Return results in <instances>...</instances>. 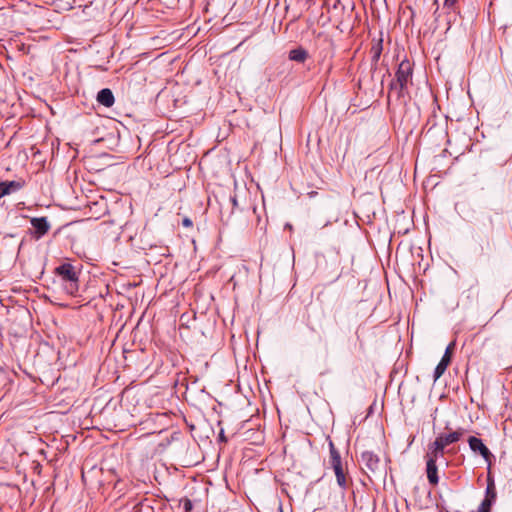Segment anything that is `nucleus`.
Segmentation results:
<instances>
[{"label":"nucleus","instance_id":"nucleus-17","mask_svg":"<svg viewBox=\"0 0 512 512\" xmlns=\"http://www.w3.org/2000/svg\"><path fill=\"white\" fill-rule=\"evenodd\" d=\"M454 346H455V343H454V342L450 343V344L446 347V350H445V352H444V355H443V356H448V358H450V359H451V357H452V351H453V349H454Z\"/></svg>","mask_w":512,"mask_h":512},{"label":"nucleus","instance_id":"nucleus-2","mask_svg":"<svg viewBox=\"0 0 512 512\" xmlns=\"http://www.w3.org/2000/svg\"><path fill=\"white\" fill-rule=\"evenodd\" d=\"M55 274L58 275L64 283V289L70 295H75L79 288V277L75 267L70 263H63L55 268Z\"/></svg>","mask_w":512,"mask_h":512},{"label":"nucleus","instance_id":"nucleus-18","mask_svg":"<svg viewBox=\"0 0 512 512\" xmlns=\"http://www.w3.org/2000/svg\"><path fill=\"white\" fill-rule=\"evenodd\" d=\"M454 346H455V343H454V342L450 343V344L446 347V350H445V352H444V355H443V356H448V358H450V359H451V357H452V351H453V349H454Z\"/></svg>","mask_w":512,"mask_h":512},{"label":"nucleus","instance_id":"nucleus-6","mask_svg":"<svg viewBox=\"0 0 512 512\" xmlns=\"http://www.w3.org/2000/svg\"><path fill=\"white\" fill-rule=\"evenodd\" d=\"M468 443H469L470 449L475 453L478 452L490 466L491 459H492L493 455L490 452V450L487 448V446L483 443V441L480 438L471 436L468 439Z\"/></svg>","mask_w":512,"mask_h":512},{"label":"nucleus","instance_id":"nucleus-9","mask_svg":"<svg viewBox=\"0 0 512 512\" xmlns=\"http://www.w3.org/2000/svg\"><path fill=\"white\" fill-rule=\"evenodd\" d=\"M329 451H330V465H331L332 469L343 466L340 453L338 452L334 443L331 440L329 441Z\"/></svg>","mask_w":512,"mask_h":512},{"label":"nucleus","instance_id":"nucleus-13","mask_svg":"<svg viewBox=\"0 0 512 512\" xmlns=\"http://www.w3.org/2000/svg\"><path fill=\"white\" fill-rule=\"evenodd\" d=\"M496 497H497V492H496L494 479L491 477L490 474H488L485 498L495 501Z\"/></svg>","mask_w":512,"mask_h":512},{"label":"nucleus","instance_id":"nucleus-14","mask_svg":"<svg viewBox=\"0 0 512 512\" xmlns=\"http://www.w3.org/2000/svg\"><path fill=\"white\" fill-rule=\"evenodd\" d=\"M333 471L336 476L337 484L342 489H346L348 486V483H347V478H346V474H345L343 466L334 468Z\"/></svg>","mask_w":512,"mask_h":512},{"label":"nucleus","instance_id":"nucleus-1","mask_svg":"<svg viewBox=\"0 0 512 512\" xmlns=\"http://www.w3.org/2000/svg\"><path fill=\"white\" fill-rule=\"evenodd\" d=\"M412 74V64L406 59L401 61L395 73V79L390 84L389 93L396 95L397 98L408 94V85L412 81Z\"/></svg>","mask_w":512,"mask_h":512},{"label":"nucleus","instance_id":"nucleus-15","mask_svg":"<svg viewBox=\"0 0 512 512\" xmlns=\"http://www.w3.org/2000/svg\"><path fill=\"white\" fill-rule=\"evenodd\" d=\"M5 188L8 190V195L20 190L24 182L23 181H4Z\"/></svg>","mask_w":512,"mask_h":512},{"label":"nucleus","instance_id":"nucleus-19","mask_svg":"<svg viewBox=\"0 0 512 512\" xmlns=\"http://www.w3.org/2000/svg\"><path fill=\"white\" fill-rule=\"evenodd\" d=\"M230 202L232 203L233 206L232 212H234L235 209L239 208L238 198L236 194L230 196Z\"/></svg>","mask_w":512,"mask_h":512},{"label":"nucleus","instance_id":"nucleus-7","mask_svg":"<svg viewBox=\"0 0 512 512\" xmlns=\"http://www.w3.org/2000/svg\"><path fill=\"white\" fill-rule=\"evenodd\" d=\"M31 225L35 229L36 238L44 236L50 229V224L46 217H36L31 219Z\"/></svg>","mask_w":512,"mask_h":512},{"label":"nucleus","instance_id":"nucleus-20","mask_svg":"<svg viewBox=\"0 0 512 512\" xmlns=\"http://www.w3.org/2000/svg\"><path fill=\"white\" fill-rule=\"evenodd\" d=\"M457 1L458 0H444V7L448 9L453 8Z\"/></svg>","mask_w":512,"mask_h":512},{"label":"nucleus","instance_id":"nucleus-10","mask_svg":"<svg viewBox=\"0 0 512 512\" xmlns=\"http://www.w3.org/2000/svg\"><path fill=\"white\" fill-rule=\"evenodd\" d=\"M451 362V359L448 358V356H442L440 362L436 366L434 370V381H437L446 371L447 367L449 366Z\"/></svg>","mask_w":512,"mask_h":512},{"label":"nucleus","instance_id":"nucleus-4","mask_svg":"<svg viewBox=\"0 0 512 512\" xmlns=\"http://www.w3.org/2000/svg\"><path fill=\"white\" fill-rule=\"evenodd\" d=\"M443 456L438 455L434 451L428 449L426 453V474L428 482L436 486L439 483V477H438V468L436 465V462L438 459L442 458Z\"/></svg>","mask_w":512,"mask_h":512},{"label":"nucleus","instance_id":"nucleus-5","mask_svg":"<svg viewBox=\"0 0 512 512\" xmlns=\"http://www.w3.org/2000/svg\"><path fill=\"white\" fill-rule=\"evenodd\" d=\"M361 464L365 469L366 474H377L381 469V461L378 455L371 451H364L361 454Z\"/></svg>","mask_w":512,"mask_h":512},{"label":"nucleus","instance_id":"nucleus-23","mask_svg":"<svg viewBox=\"0 0 512 512\" xmlns=\"http://www.w3.org/2000/svg\"><path fill=\"white\" fill-rule=\"evenodd\" d=\"M342 25H343L342 21L339 22V24L337 25V28L340 29L341 31H343Z\"/></svg>","mask_w":512,"mask_h":512},{"label":"nucleus","instance_id":"nucleus-16","mask_svg":"<svg viewBox=\"0 0 512 512\" xmlns=\"http://www.w3.org/2000/svg\"><path fill=\"white\" fill-rule=\"evenodd\" d=\"M494 502L495 501H493V500L484 498V500L481 502L480 506L478 507L477 512H490L491 507L494 504Z\"/></svg>","mask_w":512,"mask_h":512},{"label":"nucleus","instance_id":"nucleus-11","mask_svg":"<svg viewBox=\"0 0 512 512\" xmlns=\"http://www.w3.org/2000/svg\"><path fill=\"white\" fill-rule=\"evenodd\" d=\"M308 58V52L302 47L292 49L289 52V59L291 61L303 63Z\"/></svg>","mask_w":512,"mask_h":512},{"label":"nucleus","instance_id":"nucleus-21","mask_svg":"<svg viewBox=\"0 0 512 512\" xmlns=\"http://www.w3.org/2000/svg\"><path fill=\"white\" fill-rule=\"evenodd\" d=\"M8 195V190L5 188L4 182H0V198Z\"/></svg>","mask_w":512,"mask_h":512},{"label":"nucleus","instance_id":"nucleus-22","mask_svg":"<svg viewBox=\"0 0 512 512\" xmlns=\"http://www.w3.org/2000/svg\"><path fill=\"white\" fill-rule=\"evenodd\" d=\"M183 225L186 226V227H190L192 225V221L188 218H185L183 220Z\"/></svg>","mask_w":512,"mask_h":512},{"label":"nucleus","instance_id":"nucleus-3","mask_svg":"<svg viewBox=\"0 0 512 512\" xmlns=\"http://www.w3.org/2000/svg\"><path fill=\"white\" fill-rule=\"evenodd\" d=\"M465 430L459 428L448 434H439L435 440L428 445V449L434 451L438 455L444 456L445 447L458 442L464 435Z\"/></svg>","mask_w":512,"mask_h":512},{"label":"nucleus","instance_id":"nucleus-12","mask_svg":"<svg viewBox=\"0 0 512 512\" xmlns=\"http://www.w3.org/2000/svg\"><path fill=\"white\" fill-rule=\"evenodd\" d=\"M382 50H383V40L382 39L374 40L373 44L371 46V49H370V55H371L372 62H374V63L378 62V60L380 59Z\"/></svg>","mask_w":512,"mask_h":512},{"label":"nucleus","instance_id":"nucleus-8","mask_svg":"<svg viewBox=\"0 0 512 512\" xmlns=\"http://www.w3.org/2000/svg\"><path fill=\"white\" fill-rule=\"evenodd\" d=\"M97 101L99 104L109 108L114 104L115 98L109 88H104L98 92Z\"/></svg>","mask_w":512,"mask_h":512}]
</instances>
